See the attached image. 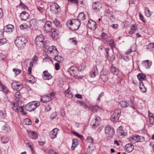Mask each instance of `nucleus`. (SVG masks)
Wrapping results in <instances>:
<instances>
[{
    "mask_svg": "<svg viewBox=\"0 0 154 154\" xmlns=\"http://www.w3.org/2000/svg\"><path fill=\"white\" fill-rule=\"evenodd\" d=\"M86 141L87 142L90 143L91 144H92L93 142V139L91 137L88 136L87 138Z\"/></svg>",
    "mask_w": 154,
    "mask_h": 154,
    "instance_id": "de8ad7c7",
    "label": "nucleus"
},
{
    "mask_svg": "<svg viewBox=\"0 0 154 154\" xmlns=\"http://www.w3.org/2000/svg\"><path fill=\"white\" fill-rule=\"evenodd\" d=\"M79 142L77 139H74L73 140L71 146V148L72 150H74L75 148L79 144Z\"/></svg>",
    "mask_w": 154,
    "mask_h": 154,
    "instance_id": "b1692460",
    "label": "nucleus"
},
{
    "mask_svg": "<svg viewBox=\"0 0 154 154\" xmlns=\"http://www.w3.org/2000/svg\"><path fill=\"white\" fill-rule=\"evenodd\" d=\"M15 97L17 103L13 102L12 103V108L15 112H18L20 111L22 114L26 115V113L24 112L23 106H18V104L17 103H21V99L22 95L20 92H17L15 94Z\"/></svg>",
    "mask_w": 154,
    "mask_h": 154,
    "instance_id": "f257e3e1",
    "label": "nucleus"
},
{
    "mask_svg": "<svg viewBox=\"0 0 154 154\" xmlns=\"http://www.w3.org/2000/svg\"><path fill=\"white\" fill-rule=\"evenodd\" d=\"M125 148L127 152H130L133 150L134 147L132 144L128 143L125 146Z\"/></svg>",
    "mask_w": 154,
    "mask_h": 154,
    "instance_id": "412c9836",
    "label": "nucleus"
},
{
    "mask_svg": "<svg viewBox=\"0 0 154 154\" xmlns=\"http://www.w3.org/2000/svg\"><path fill=\"white\" fill-rule=\"evenodd\" d=\"M20 27L21 29H24L27 28L28 27V26L26 24L23 23V24L20 25Z\"/></svg>",
    "mask_w": 154,
    "mask_h": 154,
    "instance_id": "8fccbe9b",
    "label": "nucleus"
},
{
    "mask_svg": "<svg viewBox=\"0 0 154 154\" xmlns=\"http://www.w3.org/2000/svg\"><path fill=\"white\" fill-rule=\"evenodd\" d=\"M34 105L32 103H29L25 106L26 109L29 111H32L35 109Z\"/></svg>",
    "mask_w": 154,
    "mask_h": 154,
    "instance_id": "aec40b11",
    "label": "nucleus"
},
{
    "mask_svg": "<svg viewBox=\"0 0 154 154\" xmlns=\"http://www.w3.org/2000/svg\"><path fill=\"white\" fill-rule=\"evenodd\" d=\"M78 18L80 20H85V14L83 12L80 13L78 15Z\"/></svg>",
    "mask_w": 154,
    "mask_h": 154,
    "instance_id": "473e14b6",
    "label": "nucleus"
},
{
    "mask_svg": "<svg viewBox=\"0 0 154 154\" xmlns=\"http://www.w3.org/2000/svg\"><path fill=\"white\" fill-rule=\"evenodd\" d=\"M13 28L14 26L13 25L9 24L4 27V31L7 32H12Z\"/></svg>",
    "mask_w": 154,
    "mask_h": 154,
    "instance_id": "6ab92c4d",
    "label": "nucleus"
},
{
    "mask_svg": "<svg viewBox=\"0 0 154 154\" xmlns=\"http://www.w3.org/2000/svg\"><path fill=\"white\" fill-rule=\"evenodd\" d=\"M35 41L37 45L40 47L46 48L48 46V42L45 41L44 37L42 35H37Z\"/></svg>",
    "mask_w": 154,
    "mask_h": 154,
    "instance_id": "7ed1b4c3",
    "label": "nucleus"
},
{
    "mask_svg": "<svg viewBox=\"0 0 154 154\" xmlns=\"http://www.w3.org/2000/svg\"><path fill=\"white\" fill-rule=\"evenodd\" d=\"M43 78L45 80H49L51 79L52 76L49 73L47 70H45L43 72Z\"/></svg>",
    "mask_w": 154,
    "mask_h": 154,
    "instance_id": "dca6fc26",
    "label": "nucleus"
},
{
    "mask_svg": "<svg viewBox=\"0 0 154 154\" xmlns=\"http://www.w3.org/2000/svg\"><path fill=\"white\" fill-rule=\"evenodd\" d=\"M1 141L2 143H5L8 142V139L6 136H3L1 138Z\"/></svg>",
    "mask_w": 154,
    "mask_h": 154,
    "instance_id": "ea45409f",
    "label": "nucleus"
},
{
    "mask_svg": "<svg viewBox=\"0 0 154 154\" xmlns=\"http://www.w3.org/2000/svg\"><path fill=\"white\" fill-rule=\"evenodd\" d=\"M51 24L52 23L50 21L46 22L43 27V29L47 33L50 32V35L54 39L58 35V31L55 29L52 28Z\"/></svg>",
    "mask_w": 154,
    "mask_h": 154,
    "instance_id": "f03ea898",
    "label": "nucleus"
},
{
    "mask_svg": "<svg viewBox=\"0 0 154 154\" xmlns=\"http://www.w3.org/2000/svg\"><path fill=\"white\" fill-rule=\"evenodd\" d=\"M145 15L147 17H150L151 16L152 12H151L147 7H145Z\"/></svg>",
    "mask_w": 154,
    "mask_h": 154,
    "instance_id": "cd10ccee",
    "label": "nucleus"
},
{
    "mask_svg": "<svg viewBox=\"0 0 154 154\" xmlns=\"http://www.w3.org/2000/svg\"><path fill=\"white\" fill-rule=\"evenodd\" d=\"M51 100V98L48 96H45L42 98L41 99V101L42 103L49 101Z\"/></svg>",
    "mask_w": 154,
    "mask_h": 154,
    "instance_id": "a878e982",
    "label": "nucleus"
},
{
    "mask_svg": "<svg viewBox=\"0 0 154 154\" xmlns=\"http://www.w3.org/2000/svg\"><path fill=\"white\" fill-rule=\"evenodd\" d=\"M135 137H136V141L137 142H141L142 140H141V139L140 137L138 135H136L135 136Z\"/></svg>",
    "mask_w": 154,
    "mask_h": 154,
    "instance_id": "680f3d73",
    "label": "nucleus"
},
{
    "mask_svg": "<svg viewBox=\"0 0 154 154\" xmlns=\"http://www.w3.org/2000/svg\"><path fill=\"white\" fill-rule=\"evenodd\" d=\"M149 122L150 124L152 125L154 124V118H151L149 119Z\"/></svg>",
    "mask_w": 154,
    "mask_h": 154,
    "instance_id": "0e129e2a",
    "label": "nucleus"
},
{
    "mask_svg": "<svg viewBox=\"0 0 154 154\" xmlns=\"http://www.w3.org/2000/svg\"><path fill=\"white\" fill-rule=\"evenodd\" d=\"M54 59L60 63L64 60L63 58L61 56L57 55L54 58Z\"/></svg>",
    "mask_w": 154,
    "mask_h": 154,
    "instance_id": "bb28decb",
    "label": "nucleus"
},
{
    "mask_svg": "<svg viewBox=\"0 0 154 154\" xmlns=\"http://www.w3.org/2000/svg\"><path fill=\"white\" fill-rule=\"evenodd\" d=\"M28 135L29 137L32 139H36L38 138L37 134L35 132L33 131H28L27 130Z\"/></svg>",
    "mask_w": 154,
    "mask_h": 154,
    "instance_id": "2eb2a0df",
    "label": "nucleus"
},
{
    "mask_svg": "<svg viewBox=\"0 0 154 154\" xmlns=\"http://www.w3.org/2000/svg\"><path fill=\"white\" fill-rule=\"evenodd\" d=\"M6 113L4 111H2L0 112V116L2 118H4L6 116Z\"/></svg>",
    "mask_w": 154,
    "mask_h": 154,
    "instance_id": "09e8293b",
    "label": "nucleus"
},
{
    "mask_svg": "<svg viewBox=\"0 0 154 154\" xmlns=\"http://www.w3.org/2000/svg\"><path fill=\"white\" fill-rule=\"evenodd\" d=\"M57 115L56 112H53L50 115V118L51 120H53L57 117Z\"/></svg>",
    "mask_w": 154,
    "mask_h": 154,
    "instance_id": "3c124183",
    "label": "nucleus"
},
{
    "mask_svg": "<svg viewBox=\"0 0 154 154\" xmlns=\"http://www.w3.org/2000/svg\"><path fill=\"white\" fill-rule=\"evenodd\" d=\"M137 76L138 79L140 81V82H143V81H146V76L145 75L142 73H140L137 75Z\"/></svg>",
    "mask_w": 154,
    "mask_h": 154,
    "instance_id": "4be33fe9",
    "label": "nucleus"
},
{
    "mask_svg": "<svg viewBox=\"0 0 154 154\" xmlns=\"http://www.w3.org/2000/svg\"><path fill=\"white\" fill-rule=\"evenodd\" d=\"M121 110L120 109H116L113 114L111 116L110 118L111 120L114 123L118 121L119 117L120 116Z\"/></svg>",
    "mask_w": 154,
    "mask_h": 154,
    "instance_id": "0eeeda50",
    "label": "nucleus"
},
{
    "mask_svg": "<svg viewBox=\"0 0 154 154\" xmlns=\"http://www.w3.org/2000/svg\"><path fill=\"white\" fill-rule=\"evenodd\" d=\"M7 42V40L5 38L0 39V45H2L6 43Z\"/></svg>",
    "mask_w": 154,
    "mask_h": 154,
    "instance_id": "c03bdc74",
    "label": "nucleus"
},
{
    "mask_svg": "<svg viewBox=\"0 0 154 154\" xmlns=\"http://www.w3.org/2000/svg\"><path fill=\"white\" fill-rule=\"evenodd\" d=\"M55 69L56 70H58L60 69V66L58 63H56L55 64Z\"/></svg>",
    "mask_w": 154,
    "mask_h": 154,
    "instance_id": "052dcab7",
    "label": "nucleus"
},
{
    "mask_svg": "<svg viewBox=\"0 0 154 154\" xmlns=\"http://www.w3.org/2000/svg\"><path fill=\"white\" fill-rule=\"evenodd\" d=\"M12 88L14 89L15 90L16 88L18 86V84L17 82H13L11 85Z\"/></svg>",
    "mask_w": 154,
    "mask_h": 154,
    "instance_id": "49530a36",
    "label": "nucleus"
},
{
    "mask_svg": "<svg viewBox=\"0 0 154 154\" xmlns=\"http://www.w3.org/2000/svg\"><path fill=\"white\" fill-rule=\"evenodd\" d=\"M53 23L56 26L59 28L61 27V24L60 23V21L57 19H55L53 21Z\"/></svg>",
    "mask_w": 154,
    "mask_h": 154,
    "instance_id": "72a5a7b5",
    "label": "nucleus"
},
{
    "mask_svg": "<svg viewBox=\"0 0 154 154\" xmlns=\"http://www.w3.org/2000/svg\"><path fill=\"white\" fill-rule=\"evenodd\" d=\"M109 49L108 48L105 49V50L106 51V57L107 58H108L109 56Z\"/></svg>",
    "mask_w": 154,
    "mask_h": 154,
    "instance_id": "13d9d810",
    "label": "nucleus"
},
{
    "mask_svg": "<svg viewBox=\"0 0 154 154\" xmlns=\"http://www.w3.org/2000/svg\"><path fill=\"white\" fill-rule=\"evenodd\" d=\"M18 87H17L16 88L17 89H16L15 90H16L17 91H20L21 90L22 88V85L21 84H18Z\"/></svg>",
    "mask_w": 154,
    "mask_h": 154,
    "instance_id": "e2e57ef3",
    "label": "nucleus"
},
{
    "mask_svg": "<svg viewBox=\"0 0 154 154\" xmlns=\"http://www.w3.org/2000/svg\"><path fill=\"white\" fill-rule=\"evenodd\" d=\"M102 7V5L100 2H96L93 3L92 8L95 12L100 11Z\"/></svg>",
    "mask_w": 154,
    "mask_h": 154,
    "instance_id": "1a4fd4ad",
    "label": "nucleus"
},
{
    "mask_svg": "<svg viewBox=\"0 0 154 154\" xmlns=\"http://www.w3.org/2000/svg\"><path fill=\"white\" fill-rule=\"evenodd\" d=\"M88 26L89 28L94 30L96 28V23L92 20H89L88 22Z\"/></svg>",
    "mask_w": 154,
    "mask_h": 154,
    "instance_id": "4468645a",
    "label": "nucleus"
},
{
    "mask_svg": "<svg viewBox=\"0 0 154 154\" xmlns=\"http://www.w3.org/2000/svg\"><path fill=\"white\" fill-rule=\"evenodd\" d=\"M100 107H99L98 106L96 105L93 106L92 107V108L91 109V110L92 112H97L100 110Z\"/></svg>",
    "mask_w": 154,
    "mask_h": 154,
    "instance_id": "4c0bfd02",
    "label": "nucleus"
},
{
    "mask_svg": "<svg viewBox=\"0 0 154 154\" xmlns=\"http://www.w3.org/2000/svg\"><path fill=\"white\" fill-rule=\"evenodd\" d=\"M37 60H38V57H37V56H36L35 55L34 56L31 61L33 62L34 63H36V62H37Z\"/></svg>",
    "mask_w": 154,
    "mask_h": 154,
    "instance_id": "4d7b16f0",
    "label": "nucleus"
},
{
    "mask_svg": "<svg viewBox=\"0 0 154 154\" xmlns=\"http://www.w3.org/2000/svg\"><path fill=\"white\" fill-rule=\"evenodd\" d=\"M105 133L107 137L112 138L115 134L114 128L110 125H107L105 128Z\"/></svg>",
    "mask_w": 154,
    "mask_h": 154,
    "instance_id": "423d86ee",
    "label": "nucleus"
},
{
    "mask_svg": "<svg viewBox=\"0 0 154 154\" xmlns=\"http://www.w3.org/2000/svg\"><path fill=\"white\" fill-rule=\"evenodd\" d=\"M58 129L57 128L54 129L50 131L49 133V136L50 138L54 139L57 137Z\"/></svg>",
    "mask_w": 154,
    "mask_h": 154,
    "instance_id": "ddd939ff",
    "label": "nucleus"
},
{
    "mask_svg": "<svg viewBox=\"0 0 154 154\" xmlns=\"http://www.w3.org/2000/svg\"><path fill=\"white\" fill-rule=\"evenodd\" d=\"M3 129L8 131L9 130V127L7 125H5L3 128Z\"/></svg>",
    "mask_w": 154,
    "mask_h": 154,
    "instance_id": "69168bd1",
    "label": "nucleus"
},
{
    "mask_svg": "<svg viewBox=\"0 0 154 154\" xmlns=\"http://www.w3.org/2000/svg\"><path fill=\"white\" fill-rule=\"evenodd\" d=\"M98 71L96 67V66H95L94 67L92 71L90 72V75L91 77L94 78L96 75L98 74Z\"/></svg>",
    "mask_w": 154,
    "mask_h": 154,
    "instance_id": "5701e85b",
    "label": "nucleus"
},
{
    "mask_svg": "<svg viewBox=\"0 0 154 154\" xmlns=\"http://www.w3.org/2000/svg\"><path fill=\"white\" fill-rule=\"evenodd\" d=\"M37 9L40 13H42L44 11L43 8H42L39 6L37 7Z\"/></svg>",
    "mask_w": 154,
    "mask_h": 154,
    "instance_id": "6e6d98bb",
    "label": "nucleus"
},
{
    "mask_svg": "<svg viewBox=\"0 0 154 154\" xmlns=\"http://www.w3.org/2000/svg\"><path fill=\"white\" fill-rule=\"evenodd\" d=\"M139 17H140V19L143 22H145V20L144 18V17L143 16V15L142 14H141L140 13H139Z\"/></svg>",
    "mask_w": 154,
    "mask_h": 154,
    "instance_id": "bf43d9fd",
    "label": "nucleus"
},
{
    "mask_svg": "<svg viewBox=\"0 0 154 154\" xmlns=\"http://www.w3.org/2000/svg\"><path fill=\"white\" fill-rule=\"evenodd\" d=\"M65 94L66 96L69 98H72L73 97L72 94L69 90V88L65 91Z\"/></svg>",
    "mask_w": 154,
    "mask_h": 154,
    "instance_id": "7c9ffc66",
    "label": "nucleus"
},
{
    "mask_svg": "<svg viewBox=\"0 0 154 154\" xmlns=\"http://www.w3.org/2000/svg\"><path fill=\"white\" fill-rule=\"evenodd\" d=\"M142 65L146 68H149L151 66V63L149 62V60H146L144 61V62L142 63Z\"/></svg>",
    "mask_w": 154,
    "mask_h": 154,
    "instance_id": "c85d7f7f",
    "label": "nucleus"
},
{
    "mask_svg": "<svg viewBox=\"0 0 154 154\" xmlns=\"http://www.w3.org/2000/svg\"><path fill=\"white\" fill-rule=\"evenodd\" d=\"M144 82H141L139 83L140 89L142 92L143 93H145L146 91V88L144 86Z\"/></svg>",
    "mask_w": 154,
    "mask_h": 154,
    "instance_id": "393cba45",
    "label": "nucleus"
},
{
    "mask_svg": "<svg viewBox=\"0 0 154 154\" xmlns=\"http://www.w3.org/2000/svg\"><path fill=\"white\" fill-rule=\"evenodd\" d=\"M74 134L77 136L82 140H83L84 139V137L82 135L78 134L76 132H74Z\"/></svg>",
    "mask_w": 154,
    "mask_h": 154,
    "instance_id": "5fc2aeb1",
    "label": "nucleus"
},
{
    "mask_svg": "<svg viewBox=\"0 0 154 154\" xmlns=\"http://www.w3.org/2000/svg\"><path fill=\"white\" fill-rule=\"evenodd\" d=\"M70 40L73 43H74L75 45H76L77 42L76 40L73 38H70Z\"/></svg>",
    "mask_w": 154,
    "mask_h": 154,
    "instance_id": "774afa93",
    "label": "nucleus"
},
{
    "mask_svg": "<svg viewBox=\"0 0 154 154\" xmlns=\"http://www.w3.org/2000/svg\"><path fill=\"white\" fill-rule=\"evenodd\" d=\"M117 133L118 136L120 137H122L127 134V133L122 129V126L119 127L118 128Z\"/></svg>",
    "mask_w": 154,
    "mask_h": 154,
    "instance_id": "f8f14e48",
    "label": "nucleus"
},
{
    "mask_svg": "<svg viewBox=\"0 0 154 154\" xmlns=\"http://www.w3.org/2000/svg\"><path fill=\"white\" fill-rule=\"evenodd\" d=\"M100 120L101 119L100 117H96L94 120L92 121L91 123V125L93 126V128H95L100 124Z\"/></svg>",
    "mask_w": 154,
    "mask_h": 154,
    "instance_id": "9b49d317",
    "label": "nucleus"
},
{
    "mask_svg": "<svg viewBox=\"0 0 154 154\" xmlns=\"http://www.w3.org/2000/svg\"><path fill=\"white\" fill-rule=\"evenodd\" d=\"M67 26L71 29L76 30L78 29L81 24L80 21L76 19L68 20L66 23Z\"/></svg>",
    "mask_w": 154,
    "mask_h": 154,
    "instance_id": "20e7f679",
    "label": "nucleus"
},
{
    "mask_svg": "<svg viewBox=\"0 0 154 154\" xmlns=\"http://www.w3.org/2000/svg\"><path fill=\"white\" fill-rule=\"evenodd\" d=\"M29 23L30 26H35L36 24V20L35 19H32L29 22Z\"/></svg>",
    "mask_w": 154,
    "mask_h": 154,
    "instance_id": "e433bc0d",
    "label": "nucleus"
},
{
    "mask_svg": "<svg viewBox=\"0 0 154 154\" xmlns=\"http://www.w3.org/2000/svg\"><path fill=\"white\" fill-rule=\"evenodd\" d=\"M109 44L110 46L112 48H114L115 47V45L114 40L112 39H110L109 41Z\"/></svg>",
    "mask_w": 154,
    "mask_h": 154,
    "instance_id": "79ce46f5",
    "label": "nucleus"
},
{
    "mask_svg": "<svg viewBox=\"0 0 154 154\" xmlns=\"http://www.w3.org/2000/svg\"><path fill=\"white\" fill-rule=\"evenodd\" d=\"M20 17L21 20H26L29 17V15L27 12L23 11L20 14Z\"/></svg>",
    "mask_w": 154,
    "mask_h": 154,
    "instance_id": "a211bd4d",
    "label": "nucleus"
},
{
    "mask_svg": "<svg viewBox=\"0 0 154 154\" xmlns=\"http://www.w3.org/2000/svg\"><path fill=\"white\" fill-rule=\"evenodd\" d=\"M100 120L101 119L100 117H96L94 120L92 121L91 123V125L93 126V128H95L100 124Z\"/></svg>",
    "mask_w": 154,
    "mask_h": 154,
    "instance_id": "9d476101",
    "label": "nucleus"
},
{
    "mask_svg": "<svg viewBox=\"0 0 154 154\" xmlns=\"http://www.w3.org/2000/svg\"><path fill=\"white\" fill-rule=\"evenodd\" d=\"M129 140L131 141V142L133 143H135L137 142L136 137H135V136L130 137L129 138Z\"/></svg>",
    "mask_w": 154,
    "mask_h": 154,
    "instance_id": "c9c22d12",
    "label": "nucleus"
},
{
    "mask_svg": "<svg viewBox=\"0 0 154 154\" xmlns=\"http://www.w3.org/2000/svg\"><path fill=\"white\" fill-rule=\"evenodd\" d=\"M75 68V67L74 66H72L70 67V70H71L73 72L74 77L77 79H82L83 78L82 76L80 75H79L78 72H74L75 71L74 68Z\"/></svg>",
    "mask_w": 154,
    "mask_h": 154,
    "instance_id": "f3484780",
    "label": "nucleus"
},
{
    "mask_svg": "<svg viewBox=\"0 0 154 154\" xmlns=\"http://www.w3.org/2000/svg\"><path fill=\"white\" fill-rule=\"evenodd\" d=\"M131 30L130 31L129 33L130 34H132L135 33V31L136 30L137 27L135 25H132L131 27Z\"/></svg>",
    "mask_w": 154,
    "mask_h": 154,
    "instance_id": "c756f323",
    "label": "nucleus"
},
{
    "mask_svg": "<svg viewBox=\"0 0 154 154\" xmlns=\"http://www.w3.org/2000/svg\"><path fill=\"white\" fill-rule=\"evenodd\" d=\"M13 71L14 72L15 76L17 75L21 72V70L18 69H14Z\"/></svg>",
    "mask_w": 154,
    "mask_h": 154,
    "instance_id": "a18cd8bd",
    "label": "nucleus"
},
{
    "mask_svg": "<svg viewBox=\"0 0 154 154\" xmlns=\"http://www.w3.org/2000/svg\"><path fill=\"white\" fill-rule=\"evenodd\" d=\"M51 12L54 14H58L60 11V7L56 3L52 4L50 6Z\"/></svg>",
    "mask_w": 154,
    "mask_h": 154,
    "instance_id": "6e6552de",
    "label": "nucleus"
},
{
    "mask_svg": "<svg viewBox=\"0 0 154 154\" xmlns=\"http://www.w3.org/2000/svg\"><path fill=\"white\" fill-rule=\"evenodd\" d=\"M120 104L122 108L126 107L128 106L126 101H122L120 102Z\"/></svg>",
    "mask_w": 154,
    "mask_h": 154,
    "instance_id": "f704fd0d",
    "label": "nucleus"
},
{
    "mask_svg": "<svg viewBox=\"0 0 154 154\" xmlns=\"http://www.w3.org/2000/svg\"><path fill=\"white\" fill-rule=\"evenodd\" d=\"M55 48V47L54 46L50 47L47 50L48 53L49 54H50V53H51L54 50Z\"/></svg>",
    "mask_w": 154,
    "mask_h": 154,
    "instance_id": "37998d69",
    "label": "nucleus"
},
{
    "mask_svg": "<svg viewBox=\"0 0 154 154\" xmlns=\"http://www.w3.org/2000/svg\"><path fill=\"white\" fill-rule=\"evenodd\" d=\"M32 103L33 104V105H34V108L35 109L37 107H38L40 104L39 102H32Z\"/></svg>",
    "mask_w": 154,
    "mask_h": 154,
    "instance_id": "864d4df0",
    "label": "nucleus"
},
{
    "mask_svg": "<svg viewBox=\"0 0 154 154\" xmlns=\"http://www.w3.org/2000/svg\"><path fill=\"white\" fill-rule=\"evenodd\" d=\"M85 66L83 64H80V65L79 66L78 68V73H79V71L81 72L82 70H83L84 69H85Z\"/></svg>",
    "mask_w": 154,
    "mask_h": 154,
    "instance_id": "58836bf2",
    "label": "nucleus"
},
{
    "mask_svg": "<svg viewBox=\"0 0 154 154\" xmlns=\"http://www.w3.org/2000/svg\"><path fill=\"white\" fill-rule=\"evenodd\" d=\"M49 154H57V152L52 149H50L49 150Z\"/></svg>",
    "mask_w": 154,
    "mask_h": 154,
    "instance_id": "338daca9",
    "label": "nucleus"
},
{
    "mask_svg": "<svg viewBox=\"0 0 154 154\" xmlns=\"http://www.w3.org/2000/svg\"><path fill=\"white\" fill-rule=\"evenodd\" d=\"M28 42L27 40L23 36H18L15 40V43L16 46L19 48L24 47Z\"/></svg>",
    "mask_w": 154,
    "mask_h": 154,
    "instance_id": "39448f33",
    "label": "nucleus"
},
{
    "mask_svg": "<svg viewBox=\"0 0 154 154\" xmlns=\"http://www.w3.org/2000/svg\"><path fill=\"white\" fill-rule=\"evenodd\" d=\"M49 54L51 56L55 57V56H57L58 54V51L57 48H55L54 50L51 53H50Z\"/></svg>",
    "mask_w": 154,
    "mask_h": 154,
    "instance_id": "a19ab883",
    "label": "nucleus"
},
{
    "mask_svg": "<svg viewBox=\"0 0 154 154\" xmlns=\"http://www.w3.org/2000/svg\"><path fill=\"white\" fill-rule=\"evenodd\" d=\"M32 123L31 120L28 118L25 119L23 121V124L25 125H30L32 124Z\"/></svg>",
    "mask_w": 154,
    "mask_h": 154,
    "instance_id": "2f4dec72",
    "label": "nucleus"
},
{
    "mask_svg": "<svg viewBox=\"0 0 154 154\" xmlns=\"http://www.w3.org/2000/svg\"><path fill=\"white\" fill-rule=\"evenodd\" d=\"M110 70L111 72L114 74H116V69L115 67L113 66L112 65V66L110 69Z\"/></svg>",
    "mask_w": 154,
    "mask_h": 154,
    "instance_id": "603ef678",
    "label": "nucleus"
}]
</instances>
